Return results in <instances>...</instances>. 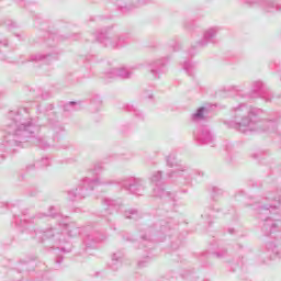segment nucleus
Returning a JSON list of instances; mask_svg holds the SVG:
<instances>
[{
	"label": "nucleus",
	"mask_w": 281,
	"mask_h": 281,
	"mask_svg": "<svg viewBox=\"0 0 281 281\" xmlns=\"http://www.w3.org/2000/svg\"><path fill=\"white\" fill-rule=\"evenodd\" d=\"M7 133L15 137L12 140V144L19 146V144L25 142V139L34 133V127L30 121L23 119L21 114H16L15 117L12 119V123L8 125ZM19 137H21L20 140L16 139Z\"/></svg>",
	"instance_id": "obj_1"
},
{
	"label": "nucleus",
	"mask_w": 281,
	"mask_h": 281,
	"mask_svg": "<svg viewBox=\"0 0 281 281\" xmlns=\"http://www.w3.org/2000/svg\"><path fill=\"white\" fill-rule=\"evenodd\" d=\"M231 126L237 128L240 133L256 131V123L249 119V109L247 106L240 105L235 109L234 120L231 122Z\"/></svg>",
	"instance_id": "obj_2"
},
{
	"label": "nucleus",
	"mask_w": 281,
	"mask_h": 281,
	"mask_svg": "<svg viewBox=\"0 0 281 281\" xmlns=\"http://www.w3.org/2000/svg\"><path fill=\"white\" fill-rule=\"evenodd\" d=\"M125 188H128L131 192L134 194H137L138 196L142 195V192H144V180L136 178L130 180V183H124Z\"/></svg>",
	"instance_id": "obj_3"
},
{
	"label": "nucleus",
	"mask_w": 281,
	"mask_h": 281,
	"mask_svg": "<svg viewBox=\"0 0 281 281\" xmlns=\"http://www.w3.org/2000/svg\"><path fill=\"white\" fill-rule=\"evenodd\" d=\"M113 183L112 181H102L100 178L94 180L90 178H85L80 190H93L97 186H109Z\"/></svg>",
	"instance_id": "obj_4"
},
{
	"label": "nucleus",
	"mask_w": 281,
	"mask_h": 281,
	"mask_svg": "<svg viewBox=\"0 0 281 281\" xmlns=\"http://www.w3.org/2000/svg\"><path fill=\"white\" fill-rule=\"evenodd\" d=\"M132 71L126 69V68H112L110 70V78H123V79H126V78H131L132 76Z\"/></svg>",
	"instance_id": "obj_5"
},
{
	"label": "nucleus",
	"mask_w": 281,
	"mask_h": 281,
	"mask_svg": "<svg viewBox=\"0 0 281 281\" xmlns=\"http://www.w3.org/2000/svg\"><path fill=\"white\" fill-rule=\"evenodd\" d=\"M218 27H210L204 31L203 33V40L201 41L200 45H207L209 41H212V38H216V35L218 34Z\"/></svg>",
	"instance_id": "obj_6"
},
{
	"label": "nucleus",
	"mask_w": 281,
	"mask_h": 281,
	"mask_svg": "<svg viewBox=\"0 0 281 281\" xmlns=\"http://www.w3.org/2000/svg\"><path fill=\"white\" fill-rule=\"evenodd\" d=\"M200 140L203 142V144H212V142H214V137L210 131L204 130L200 136Z\"/></svg>",
	"instance_id": "obj_7"
},
{
	"label": "nucleus",
	"mask_w": 281,
	"mask_h": 281,
	"mask_svg": "<svg viewBox=\"0 0 281 281\" xmlns=\"http://www.w3.org/2000/svg\"><path fill=\"white\" fill-rule=\"evenodd\" d=\"M195 69L196 67L190 61L184 63V71H187L188 76H194Z\"/></svg>",
	"instance_id": "obj_8"
},
{
	"label": "nucleus",
	"mask_w": 281,
	"mask_h": 281,
	"mask_svg": "<svg viewBox=\"0 0 281 281\" xmlns=\"http://www.w3.org/2000/svg\"><path fill=\"white\" fill-rule=\"evenodd\" d=\"M271 210H276V206L261 207L259 210L260 218L265 220V216H269V214H271Z\"/></svg>",
	"instance_id": "obj_9"
},
{
	"label": "nucleus",
	"mask_w": 281,
	"mask_h": 281,
	"mask_svg": "<svg viewBox=\"0 0 281 281\" xmlns=\"http://www.w3.org/2000/svg\"><path fill=\"white\" fill-rule=\"evenodd\" d=\"M203 113H205V108H200L198 111L192 114V120L194 122H199V120H203Z\"/></svg>",
	"instance_id": "obj_10"
},
{
	"label": "nucleus",
	"mask_w": 281,
	"mask_h": 281,
	"mask_svg": "<svg viewBox=\"0 0 281 281\" xmlns=\"http://www.w3.org/2000/svg\"><path fill=\"white\" fill-rule=\"evenodd\" d=\"M121 41H122V37H116L114 40L106 38L103 43L105 45H111L112 47H117V45H120Z\"/></svg>",
	"instance_id": "obj_11"
},
{
	"label": "nucleus",
	"mask_w": 281,
	"mask_h": 281,
	"mask_svg": "<svg viewBox=\"0 0 281 281\" xmlns=\"http://www.w3.org/2000/svg\"><path fill=\"white\" fill-rule=\"evenodd\" d=\"M104 203L108 206V210H111V207L116 211L120 210V206H117V202H115V200H104Z\"/></svg>",
	"instance_id": "obj_12"
},
{
	"label": "nucleus",
	"mask_w": 281,
	"mask_h": 281,
	"mask_svg": "<svg viewBox=\"0 0 281 281\" xmlns=\"http://www.w3.org/2000/svg\"><path fill=\"white\" fill-rule=\"evenodd\" d=\"M176 161H177L176 158L172 156H169L167 158V164H168V166H170V168H175V167L179 168V164H177Z\"/></svg>",
	"instance_id": "obj_13"
},
{
	"label": "nucleus",
	"mask_w": 281,
	"mask_h": 281,
	"mask_svg": "<svg viewBox=\"0 0 281 281\" xmlns=\"http://www.w3.org/2000/svg\"><path fill=\"white\" fill-rule=\"evenodd\" d=\"M68 194H69L70 201H74V199H76L78 195L79 196H85L82 194V192L78 191V189H76V191H69Z\"/></svg>",
	"instance_id": "obj_14"
},
{
	"label": "nucleus",
	"mask_w": 281,
	"mask_h": 281,
	"mask_svg": "<svg viewBox=\"0 0 281 281\" xmlns=\"http://www.w3.org/2000/svg\"><path fill=\"white\" fill-rule=\"evenodd\" d=\"M150 179L154 183H157V181H160L161 180V171L154 172Z\"/></svg>",
	"instance_id": "obj_15"
},
{
	"label": "nucleus",
	"mask_w": 281,
	"mask_h": 281,
	"mask_svg": "<svg viewBox=\"0 0 281 281\" xmlns=\"http://www.w3.org/2000/svg\"><path fill=\"white\" fill-rule=\"evenodd\" d=\"M269 227H277V225L273 221L266 220L265 229H269Z\"/></svg>",
	"instance_id": "obj_16"
},
{
	"label": "nucleus",
	"mask_w": 281,
	"mask_h": 281,
	"mask_svg": "<svg viewBox=\"0 0 281 281\" xmlns=\"http://www.w3.org/2000/svg\"><path fill=\"white\" fill-rule=\"evenodd\" d=\"M135 214H137V211H128L125 213L126 218H135Z\"/></svg>",
	"instance_id": "obj_17"
},
{
	"label": "nucleus",
	"mask_w": 281,
	"mask_h": 281,
	"mask_svg": "<svg viewBox=\"0 0 281 281\" xmlns=\"http://www.w3.org/2000/svg\"><path fill=\"white\" fill-rule=\"evenodd\" d=\"M262 89V82L257 81L254 86V91H260Z\"/></svg>",
	"instance_id": "obj_18"
},
{
	"label": "nucleus",
	"mask_w": 281,
	"mask_h": 281,
	"mask_svg": "<svg viewBox=\"0 0 281 281\" xmlns=\"http://www.w3.org/2000/svg\"><path fill=\"white\" fill-rule=\"evenodd\" d=\"M101 170H103L102 164H97L94 166V172H101Z\"/></svg>",
	"instance_id": "obj_19"
},
{
	"label": "nucleus",
	"mask_w": 281,
	"mask_h": 281,
	"mask_svg": "<svg viewBox=\"0 0 281 281\" xmlns=\"http://www.w3.org/2000/svg\"><path fill=\"white\" fill-rule=\"evenodd\" d=\"M184 172L186 171V168L184 167H180V168H177L176 170H175V172Z\"/></svg>",
	"instance_id": "obj_20"
},
{
	"label": "nucleus",
	"mask_w": 281,
	"mask_h": 281,
	"mask_svg": "<svg viewBox=\"0 0 281 281\" xmlns=\"http://www.w3.org/2000/svg\"><path fill=\"white\" fill-rule=\"evenodd\" d=\"M2 47H8V42H3V43L0 42V49H1Z\"/></svg>",
	"instance_id": "obj_21"
},
{
	"label": "nucleus",
	"mask_w": 281,
	"mask_h": 281,
	"mask_svg": "<svg viewBox=\"0 0 281 281\" xmlns=\"http://www.w3.org/2000/svg\"><path fill=\"white\" fill-rule=\"evenodd\" d=\"M156 196H164V191H160V193H156Z\"/></svg>",
	"instance_id": "obj_22"
},
{
	"label": "nucleus",
	"mask_w": 281,
	"mask_h": 281,
	"mask_svg": "<svg viewBox=\"0 0 281 281\" xmlns=\"http://www.w3.org/2000/svg\"><path fill=\"white\" fill-rule=\"evenodd\" d=\"M269 126L273 127V126H276V123L269 122Z\"/></svg>",
	"instance_id": "obj_23"
},
{
	"label": "nucleus",
	"mask_w": 281,
	"mask_h": 281,
	"mask_svg": "<svg viewBox=\"0 0 281 281\" xmlns=\"http://www.w3.org/2000/svg\"><path fill=\"white\" fill-rule=\"evenodd\" d=\"M42 59H43L42 56H38V57L35 58V60H42Z\"/></svg>",
	"instance_id": "obj_24"
},
{
	"label": "nucleus",
	"mask_w": 281,
	"mask_h": 281,
	"mask_svg": "<svg viewBox=\"0 0 281 281\" xmlns=\"http://www.w3.org/2000/svg\"><path fill=\"white\" fill-rule=\"evenodd\" d=\"M117 258V255H113L112 260H115Z\"/></svg>",
	"instance_id": "obj_25"
},
{
	"label": "nucleus",
	"mask_w": 281,
	"mask_h": 281,
	"mask_svg": "<svg viewBox=\"0 0 281 281\" xmlns=\"http://www.w3.org/2000/svg\"><path fill=\"white\" fill-rule=\"evenodd\" d=\"M74 104H76V102H70V103H69L70 106H74Z\"/></svg>",
	"instance_id": "obj_26"
},
{
	"label": "nucleus",
	"mask_w": 281,
	"mask_h": 281,
	"mask_svg": "<svg viewBox=\"0 0 281 281\" xmlns=\"http://www.w3.org/2000/svg\"><path fill=\"white\" fill-rule=\"evenodd\" d=\"M138 265H139V267H144V265L142 263V261H140V262H138Z\"/></svg>",
	"instance_id": "obj_27"
},
{
	"label": "nucleus",
	"mask_w": 281,
	"mask_h": 281,
	"mask_svg": "<svg viewBox=\"0 0 281 281\" xmlns=\"http://www.w3.org/2000/svg\"><path fill=\"white\" fill-rule=\"evenodd\" d=\"M151 74H155V70L151 69Z\"/></svg>",
	"instance_id": "obj_28"
}]
</instances>
